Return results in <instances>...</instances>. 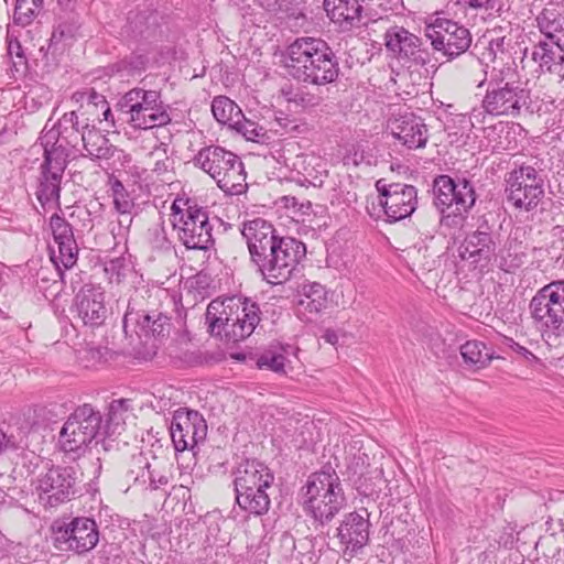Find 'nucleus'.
I'll return each mask as SVG.
<instances>
[{
    "mask_svg": "<svg viewBox=\"0 0 564 564\" xmlns=\"http://www.w3.org/2000/svg\"><path fill=\"white\" fill-rule=\"evenodd\" d=\"M247 241L250 261L264 281L283 284L306 256V246L293 237L278 235L272 224L256 218L240 229Z\"/></svg>",
    "mask_w": 564,
    "mask_h": 564,
    "instance_id": "nucleus-1",
    "label": "nucleus"
},
{
    "mask_svg": "<svg viewBox=\"0 0 564 564\" xmlns=\"http://www.w3.org/2000/svg\"><path fill=\"white\" fill-rule=\"evenodd\" d=\"M283 65L294 79L324 86L339 76V62L328 43L319 37L300 36L283 53Z\"/></svg>",
    "mask_w": 564,
    "mask_h": 564,
    "instance_id": "nucleus-2",
    "label": "nucleus"
},
{
    "mask_svg": "<svg viewBox=\"0 0 564 564\" xmlns=\"http://www.w3.org/2000/svg\"><path fill=\"white\" fill-rule=\"evenodd\" d=\"M257 302L237 296L213 300L206 310L205 319L212 336L227 344L247 339L261 321Z\"/></svg>",
    "mask_w": 564,
    "mask_h": 564,
    "instance_id": "nucleus-3",
    "label": "nucleus"
},
{
    "mask_svg": "<svg viewBox=\"0 0 564 564\" xmlns=\"http://www.w3.org/2000/svg\"><path fill=\"white\" fill-rule=\"evenodd\" d=\"M300 495L306 514L321 525L328 524L346 506L341 481L329 464L307 477Z\"/></svg>",
    "mask_w": 564,
    "mask_h": 564,
    "instance_id": "nucleus-4",
    "label": "nucleus"
},
{
    "mask_svg": "<svg viewBox=\"0 0 564 564\" xmlns=\"http://www.w3.org/2000/svg\"><path fill=\"white\" fill-rule=\"evenodd\" d=\"M193 163L206 172L227 195H239L247 188V174L241 159L223 147L202 148Z\"/></svg>",
    "mask_w": 564,
    "mask_h": 564,
    "instance_id": "nucleus-5",
    "label": "nucleus"
},
{
    "mask_svg": "<svg viewBox=\"0 0 564 564\" xmlns=\"http://www.w3.org/2000/svg\"><path fill=\"white\" fill-rule=\"evenodd\" d=\"M171 210L173 228L186 249L208 251L214 247V224L206 208L189 199H176Z\"/></svg>",
    "mask_w": 564,
    "mask_h": 564,
    "instance_id": "nucleus-6",
    "label": "nucleus"
},
{
    "mask_svg": "<svg viewBox=\"0 0 564 564\" xmlns=\"http://www.w3.org/2000/svg\"><path fill=\"white\" fill-rule=\"evenodd\" d=\"M117 109L133 129H153L171 122L170 106L161 99L158 90L132 88L117 102Z\"/></svg>",
    "mask_w": 564,
    "mask_h": 564,
    "instance_id": "nucleus-7",
    "label": "nucleus"
},
{
    "mask_svg": "<svg viewBox=\"0 0 564 564\" xmlns=\"http://www.w3.org/2000/svg\"><path fill=\"white\" fill-rule=\"evenodd\" d=\"M50 228L52 230L54 242L57 245L58 253L54 250L51 253V260L55 264L56 274L59 281H53L50 286H45L48 279L44 275L42 269L39 273V280L36 281L40 290L44 291V296H57L62 291L63 284H65V273L61 269V264L64 269H72L78 258V246L74 237L73 226L59 214L55 213L50 218Z\"/></svg>",
    "mask_w": 564,
    "mask_h": 564,
    "instance_id": "nucleus-8",
    "label": "nucleus"
},
{
    "mask_svg": "<svg viewBox=\"0 0 564 564\" xmlns=\"http://www.w3.org/2000/svg\"><path fill=\"white\" fill-rule=\"evenodd\" d=\"M529 311L542 335H564V280L541 288L529 303Z\"/></svg>",
    "mask_w": 564,
    "mask_h": 564,
    "instance_id": "nucleus-9",
    "label": "nucleus"
},
{
    "mask_svg": "<svg viewBox=\"0 0 564 564\" xmlns=\"http://www.w3.org/2000/svg\"><path fill=\"white\" fill-rule=\"evenodd\" d=\"M531 91L519 82H505L503 78H491L481 101L485 113L494 117H520L523 111L530 112Z\"/></svg>",
    "mask_w": 564,
    "mask_h": 564,
    "instance_id": "nucleus-10",
    "label": "nucleus"
},
{
    "mask_svg": "<svg viewBox=\"0 0 564 564\" xmlns=\"http://www.w3.org/2000/svg\"><path fill=\"white\" fill-rule=\"evenodd\" d=\"M544 170L523 163L513 169L506 180L507 200L518 209L531 212L544 197Z\"/></svg>",
    "mask_w": 564,
    "mask_h": 564,
    "instance_id": "nucleus-11",
    "label": "nucleus"
},
{
    "mask_svg": "<svg viewBox=\"0 0 564 564\" xmlns=\"http://www.w3.org/2000/svg\"><path fill=\"white\" fill-rule=\"evenodd\" d=\"M102 425V417L90 404L78 406L64 423L58 442L65 453L77 456L98 435Z\"/></svg>",
    "mask_w": 564,
    "mask_h": 564,
    "instance_id": "nucleus-12",
    "label": "nucleus"
},
{
    "mask_svg": "<svg viewBox=\"0 0 564 564\" xmlns=\"http://www.w3.org/2000/svg\"><path fill=\"white\" fill-rule=\"evenodd\" d=\"M54 546L59 551L84 555L99 542L96 521L88 517H75L68 522L55 520L51 525Z\"/></svg>",
    "mask_w": 564,
    "mask_h": 564,
    "instance_id": "nucleus-13",
    "label": "nucleus"
},
{
    "mask_svg": "<svg viewBox=\"0 0 564 564\" xmlns=\"http://www.w3.org/2000/svg\"><path fill=\"white\" fill-rule=\"evenodd\" d=\"M76 494L77 476L74 467L52 466L37 478L36 500L45 510L56 509L70 501Z\"/></svg>",
    "mask_w": 564,
    "mask_h": 564,
    "instance_id": "nucleus-14",
    "label": "nucleus"
},
{
    "mask_svg": "<svg viewBox=\"0 0 564 564\" xmlns=\"http://www.w3.org/2000/svg\"><path fill=\"white\" fill-rule=\"evenodd\" d=\"M424 34L432 48L448 62L466 53L473 42L471 33L465 25L446 18H436L425 26Z\"/></svg>",
    "mask_w": 564,
    "mask_h": 564,
    "instance_id": "nucleus-15",
    "label": "nucleus"
},
{
    "mask_svg": "<svg viewBox=\"0 0 564 564\" xmlns=\"http://www.w3.org/2000/svg\"><path fill=\"white\" fill-rule=\"evenodd\" d=\"M432 193L435 208L456 207L459 210H471L478 198L475 185L469 178L452 177L447 174L434 177Z\"/></svg>",
    "mask_w": 564,
    "mask_h": 564,
    "instance_id": "nucleus-16",
    "label": "nucleus"
},
{
    "mask_svg": "<svg viewBox=\"0 0 564 564\" xmlns=\"http://www.w3.org/2000/svg\"><path fill=\"white\" fill-rule=\"evenodd\" d=\"M89 123L80 122L76 111L64 113L54 128L42 137L44 154H61L64 162L68 163L72 149H76L83 140V130H87Z\"/></svg>",
    "mask_w": 564,
    "mask_h": 564,
    "instance_id": "nucleus-17",
    "label": "nucleus"
},
{
    "mask_svg": "<svg viewBox=\"0 0 564 564\" xmlns=\"http://www.w3.org/2000/svg\"><path fill=\"white\" fill-rule=\"evenodd\" d=\"M498 236L486 216L478 217L476 229L466 232L458 248L459 257L475 265L489 263L496 254Z\"/></svg>",
    "mask_w": 564,
    "mask_h": 564,
    "instance_id": "nucleus-18",
    "label": "nucleus"
},
{
    "mask_svg": "<svg viewBox=\"0 0 564 564\" xmlns=\"http://www.w3.org/2000/svg\"><path fill=\"white\" fill-rule=\"evenodd\" d=\"M379 192V204L390 221H399L410 217L417 208V188L410 184L390 183L383 180L376 183Z\"/></svg>",
    "mask_w": 564,
    "mask_h": 564,
    "instance_id": "nucleus-19",
    "label": "nucleus"
},
{
    "mask_svg": "<svg viewBox=\"0 0 564 564\" xmlns=\"http://www.w3.org/2000/svg\"><path fill=\"white\" fill-rule=\"evenodd\" d=\"M170 434L176 452L193 449L205 441L207 423L198 411L181 408L174 412Z\"/></svg>",
    "mask_w": 564,
    "mask_h": 564,
    "instance_id": "nucleus-20",
    "label": "nucleus"
},
{
    "mask_svg": "<svg viewBox=\"0 0 564 564\" xmlns=\"http://www.w3.org/2000/svg\"><path fill=\"white\" fill-rule=\"evenodd\" d=\"M383 39L386 48L398 59L421 67L425 66L431 61L429 50L422 47V39L403 26L394 25L389 28Z\"/></svg>",
    "mask_w": 564,
    "mask_h": 564,
    "instance_id": "nucleus-21",
    "label": "nucleus"
},
{
    "mask_svg": "<svg viewBox=\"0 0 564 564\" xmlns=\"http://www.w3.org/2000/svg\"><path fill=\"white\" fill-rule=\"evenodd\" d=\"M66 166L67 162H64L61 154H44L35 191L36 199L43 208L52 204L61 208V184Z\"/></svg>",
    "mask_w": 564,
    "mask_h": 564,
    "instance_id": "nucleus-22",
    "label": "nucleus"
},
{
    "mask_svg": "<svg viewBox=\"0 0 564 564\" xmlns=\"http://www.w3.org/2000/svg\"><path fill=\"white\" fill-rule=\"evenodd\" d=\"M74 311L85 326H101L108 313L102 288L85 284L75 296Z\"/></svg>",
    "mask_w": 564,
    "mask_h": 564,
    "instance_id": "nucleus-23",
    "label": "nucleus"
},
{
    "mask_svg": "<svg viewBox=\"0 0 564 564\" xmlns=\"http://www.w3.org/2000/svg\"><path fill=\"white\" fill-rule=\"evenodd\" d=\"M369 512L366 509L347 513L337 528V538L345 551L354 555L361 550L369 541Z\"/></svg>",
    "mask_w": 564,
    "mask_h": 564,
    "instance_id": "nucleus-24",
    "label": "nucleus"
},
{
    "mask_svg": "<svg viewBox=\"0 0 564 564\" xmlns=\"http://www.w3.org/2000/svg\"><path fill=\"white\" fill-rule=\"evenodd\" d=\"M234 487L235 494L245 492L251 487L271 488L274 481V475L270 468L257 459H243L235 471Z\"/></svg>",
    "mask_w": 564,
    "mask_h": 564,
    "instance_id": "nucleus-25",
    "label": "nucleus"
},
{
    "mask_svg": "<svg viewBox=\"0 0 564 564\" xmlns=\"http://www.w3.org/2000/svg\"><path fill=\"white\" fill-rule=\"evenodd\" d=\"M535 26L544 39L552 41L564 52V8L558 2H549L536 15Z\"/></svg>",
    "mask_w": 564,
    "mask_h": 564,
    "instance_id": "nucleus-26",
    "label": "nucleus"
},
{
    "mask_svg": "<svg viewBox=\"0 0 564 564\" xmlns=\"http://www.w3.org/2000/svg\"><path fill=\"white\" fill-rule=\"evenodd\" d=\"M391 133L410 150L423 148L427 141L426 126L413 113L395 119L391 124Z\"/></svg>",
    "mask_w": 564,
    "mask_h": 564,
    "instance_id": "nucleus-27",
    "label": "nucleus"
},
{
    "mask_svg": "<svg viewBox=\"0 0 564 564\" xmlns=\"http://www.w3.org/2000/svg\"><path fill=\"white\" fill-rule=\"evenodd\" d=\"M327 17L341 29L357 25L361 19L362 6L358 0H324Z\"/></svg>",
    "mask_w": 564,
    "mask_h": 564,
    "instance_id": "nucleus-28",
    "label": "nucleus"
},
{
    "mask_svg": "<svg viewBox=\"0 0 564 564\" xmlns=\"http://www.w3.org/2000/svg\"><path fill=\"white\" fill-rule=\"evenodd\" d=\"M107 185L111 192L113 208L118 214L124 217L119 219V226L128 229L132 223L130 215L135 207L134 200L122 182L115 174H109Z\"/></svg>",
    "mask_w": 564,
    "mask_h": 564,
    "instance_id": "nucleus-29",
    "label": "nucleus"
},
{
    "mask_svg": "<svg viewBox=\"0 0 564 564\" xmlns=\"http://www.w3.org/2000/svg\"><path fill=\"white\" fill-rule=\"evenodd\" d=\"M82 143L87 152L86 156L91 160H109L117 151L109 139L95 127L88 126L87 130H83Z\"/></svg>",
    "mask_w": 564,
    "mask_h": 564,
    "instance_id": "nucleus-30",
    "label": "nucleus"
},
{
    "mask_svg": "<svg viewBox=\"0 0 564 564\" xmlns=\"http://www.w3.org/2000/svg\"><path fill=\"white\" fill-rule=\"evenodd\" d=\"M464 364L475 370L484 369L495 358L494 350L480 340H468L460 346Z\"/></svg>",
    "mask_w": 564,
    "mask_h": 564,
    "instance_id": "nucleus-31",
    "label": "nucleus"
},
{
    "mask_svg": "<svg viewBox=\"0 0 564 564\" xmlns=\"http://www.w3.org/2000/svg\"><path fill=\"white\" fill-rule=\"evenodd\" d=\"M269 488H260L259 486L251 487L247 494L239 492L236 495L237 505L249 514L263 516L270 509Z\"/></svg>",
    "mask_w": 564,
    "mask_h": 564,
    "instance_id": "nucleus-32",
    "label": "nucleus"
},
{
    "mask_svg": "<svg viewBox=\"0 0 564 564\" xmlns=\"http://www.w3.org/2000/svg\"><path fill=\"white\" fill-rule=\"evenodd\" d=\"M531 59L536 63L541 69L552 72L554 66L564 64V52L557 48L552 41L542 40L533 45L531 50Z\"/></svg>",
    "mask_w": 564,
    "mask_h": 564,
    "instance_id": "nucleus-33",
    "label": "nucleus"
},
{
    "mask_svg": "<svg viewBox=\"0 0 564 564\" xmlns=\"http://www.w3.org/2000/svg\"><path fill=\"white\" fill-rule=\"evenodd\" d=\"M301 295L303 299L300 305L304 306L311 313H321L328 303V293L324 285L317 282H304L301 285Z\"/></svg>",
    "mask_w": 564,
    "mask_h": 564,
    "instance_id": "nucleus-34",
    "label": "nucleus"
},
{
    "mask_svg": "<svg viewBox=\"0 0 564 564\" xmlns=\"http://www.w3.org/2000/svg\"><path fill=\"white\" fill-rule=\"evenodd\" d=\"M212 111L215 119L230 128L239 124V119L242 118V111L239 106L226 96H217L213 99Z\"/></svg>",
    "mask_w": 564,
    "mask_h": 564,
    "instance_id": "nucleus-35",
    "label": "nucleus"
},
{
    "mask_svg": "<svg viewBox=\"0 0 564 564\" xmlns=\"http://www.w3.org/2000/svg\"><path fill=\"white\" fill-rule=\"evenodd\" d=\"M500 269L511 272L524 264L527 254L522 243L517 239H508L500 250Z\"/></svg>",
    "mask_w": 564,
    "mask_h": 564,
    "instance_id": "nucleus-36",
    "label": "nucleus"
},
{
    "mask_svg": "<svg viewBox=\"0 0 564 564\" xmlns=\"http://www.w3.org/2000/svg\"><path fill=\"white\" fill-rule=\"evenodd\" d=\"M282 93L288 104L296 111L312 109L321 104V97L306 90L305 88H290L289 90L283 89Z\"/></svg>",
    "mask_w": 564,
    "mask_h": 564,
    "instance_id": "nucleus-37",
    "label": "nucleus"
},
{
    "mask_svg": "<svg viewBox=\"0 0 564 564\" xmlns=\"http://www.w3.org/2000/svg\"><path fill=\"white\" fill-rule=\"evenodd\" d=\"M43 8V0H15L13 21L21 26L30 25Z\"/></svg>",
    "mask_w": 564,
    "mask_h": 564,
    "instance_id": "nucleus-38",
    "label": "nucleus"
},
{
    "mask_svg": "<svg viewBox=\"0 0 564 564\" xmlns=\"http://www.w3.org/2000/svg\"><path fill=\"white\" fill-rule=\"evenodd\" d=\"M149 58L143 54L132 53L117 63L119 72H126L127 75H140L147 69Z\"/></svg>",
    "mask_w": 564,
    "mask_h": 564,
    "instance_id": "nucleus-39",
    "label": "nucleus"
},
{
    "mask_svg": "<svg viewBox=\"0 0 564 564\" xmlns=\"http://www.w3.org/2000/svg\"><path fill=\"white\" fill-rule=\"evenodd\" d=\"M147 20L148 18L144 13H130L123 29L124 34L133 40L145 37L149 31Z\"/></svg>",
    "mask_w": 564,
    "mask_h": 564,
    "instance_id": "nucleus-40",
    "label": "nucleus"
},
{
    "mask_svg": "<svg viewBox=\"0 0 564 564\" xmlns=\"http://www.w3.org/2000/svg\"><path fill=\"white\" fill-rule=\"evenodd\" d=\"M440 213V225L448 229L459 228L467 219L470 210H459L456 207L436 208Z\"/></svg>",
    "mask_w": 564,
    "mask_h": 564,
    "instance_id": "nucleus-41",
    "label": "nucleus"
},
{
    "mask_svg": "<svg viewBox=\"0 0 564 564\" xmlns=\"http://www.w3.org/2000/svg\"><path fill=\"white\" fill-rule=\"evenodd\" d=\"M234 129L240 132L247 140L253 142H262L267 134L263 127L259 126L254 121L246 119L243 115L242 118L239 119V124H236Z\"/></svg>",
    "mask_w": 564,
    "mask_h": 564,
    "instance_id": "nucleus-42",
    "label": "nucleus"
},
{
    "mask_svg": "<svg viewBox=\"0 0 564 564\" xmlns=\"http://www.w3.org/2000/svg\"><path fill=\"white\" fill-rule=\"evenodd\" d=\"M285 360L283 354L273 352L271 350L261 354L257 360V366L260 369H269L276 373H285Z\"/></svg>",
    "mask_w": 564,
    "mask_h": 564,
    "instance_id": "nucleus-43",
    "label": "nucleus"
},
{
    "mask_svg": "<svg viewBox=\"0 0 564 564\" xmlns=\"http://www.w3.org/2000/svg\"><path fill=\"white\" fill-rule=\"evenodd\" d=\"M129 264L124 257H117L105 262L104 271L110 282L120 283L127 275Z\"/></svg>",
    "mask_w": 564,
    "mask_h": 564,
    "instance_id": "nucleus-44",
    "label": "nucleus"
},
{
    "mask_svg": "<svg viewBox=\"0 0 564 564\" xmlns=\"http://www.w3.org/2000/svg\"><path fill=\"white\" fill-rule=\"evenodd\" d=\"M128 410V401L124 399L113 400L108 408V419L106 423L107 430L111 425L118 426L123 423V414Z\"/></svg>",
    "mask_w": 564,
    "mask_h": 564,
    "instance_id": "nucleus-45",
    "label": "nucleus"
},
{
    "mask_svg": "<svg viewBox=\"0 0 564 564\" xmlns=\"http://www.w3.org/2000/svg\"><path fill=\"white\" fill-rule=\"evenodd\" d=\"M169 482V473L164 468H161L160 464L155 462L153 468L151 469V479L149 480L145 490H164Z\"/></svg>",
    "mask_w": 564,
    "mask_h": 564,
    "instance_id": "nucleus-46",
    "label": "nucleus"
},
{
    "mask_svg": "<svg viewBox=\"0 0 564 564\" xmlns=\"http://www.w3.org/2000/svg\"><path fill=\"white\" fill-rule=\"evenodd\" d=\"M148 468V457L143 453H139L131 457L129 469L127 471V479L135 485L142 470Z\"/></svg>",
    "mask_w": 564,
    "mask_h": 564,
    "instance_id": "nucleus-47",
    "label": "nucleus"
},
{
    "mask_svg": "<svg viewBox=\"0 0 564 564\" xmlns=\"http://www.w3.org/2000/svg\"><path fill=\"white\" fill-rule=\"evenodd\" d=\"M155 316L152 324H147V328H149L154 337L163 338L170 333V318L162 313H158Z\"/></svg>",
    "mask_w": 564,
    "mask_h": 564,
    "instance_id": "nucleus-48",
    "label": "nucleus"
},
{
    "mask_svg": "<svg viewBox=\"0 0 564 564\" xmlns=\"http://www.w3.org/2000/svg\"><path fill=\"white\" fill-rule=\"evenodd\" d=\"M15 478L9 474H0V503H6V498L15 499Z\"/></svg>",
    "mask_w": 564,
    "mask_h": 564,
    "instance_id": "nucleus-49",
    "label": "nucleus"
},
{
    "mask_svg": "<svg viewBox=\"0 0 564 564\" xmlns=\"http://www.w3.org/2000/svg\"><path fill=\"white\" fill-rule=\"evenodd\" d=\"M73 98H75L76 101L87 100L88 104H91L94 106H98L99 104H101L102 106H107L105 97L98 94L94 88L87 89L85 91L75 93Z\"/></svg>",
    "mask_w": 564,
    "mask_h": 564,
    "instance_id": "nucleus-50",
    "label": "nucleus"
},
{
    "mask_svg": "<svg viewBox=\"0 0 564 564\" xmlns=\"http://www.w3.org/2000/svg\"><path fill=\"white\" fill-rule=\"evenodd\" d=\"M8 54L11 58L17 57L18 61H13V66L19 70V66L26 65V58L24 56L22 46L18 40H10L8 43Z\"/></svg>",
    "mask_w": 564,
    "mask_h": 564,
    "instance_id": "nucleus-51",
    "label": "nucleus"
},
{
    "mask_svg": "<svg viewBox=\"0 0 564 564\" xmlns=\"http://www.w3.org/2000/svg\"><path fill=\"white\" fill-rule=\"evenodd\" d=\"M22 442L23 435H8L6 432L0 430V453L8 448H18L21 446Z\"/></svg>",
    "mask_w": 564,
    "mask_h": 564,
    "instance_id": "nucleus-52",
    "label": "nucleus"
},
{
    "mask_svg": "<svg viewBox=\"0 0 564 564\" xmlns=\"http://www.w3.org/2000/svg\"><path fill=\"white\" fill-rule=\"evenodd\" d=\"M74 36V26L67 23H61L54 28L51 42H61L64 39H70Z\"/></svg>",
    "mask_w": 564,
    "mask_h": 564,
    "instance_id": "nucleus-53",
    "label": "nucleus"
},
{
    "mask_svg": "<svg viewBox=\"0 0 564 564\" xmlns=\"http://www.w3.org/2000/svg\"><path fill=\"white\" fill-rule=\"evenodd\" d=\"M458 4L474 10H491L496 0H456Z\"/></svg>",
    "mask_w": 564,
    "mask_h": 564,
    "instance_id": "nucleus-54",
    "label": "nucleus"
},
{
    "mask_svg": "<svg viewBox=\"0 0 564 564\" xmlns=\"http://www.w3.org/2000/svg\"><path fill=\"white\" fill-rule=\"evenodd\" d=\"M172 165L173 161L165 155L163 159L156 160L152 169V172L155 173L158 176H164L171 172Z\"/></svg>",
    "mask_w": 564,
    "mask_h": 564,
    "instance_id": "nucleus-55",
    "label": "nucleus"
},
{
    "mask_svg": "<svg viewBox=\"0 0 564 564\" xmlns=\"http://www.w3.org/2000/svg\"><path fill=\"white\" fill-rule=\"evenodd\" d=\"M87 352L89 354L93 360L100 362L102 360H106L108 348L101 346H90L87 349Z\"/></svg>",
    "mask_w": 564,
    "mask_h": 564,
    "instance_id": "nucleus-56",
    "label": "nucleus"
},
{
    "mask_svg": "<svg viewBox=\"0 0 564 564\" xmlns=\"http://www.w3.org/2000/svg\"><path fill=\"white\" fill-rule=\"evenodd\" d=\"M154 464L150 463L148 460V468H144L139 476L135 486H140L143 489H147V486L149 484V480L151 479V469L153 468Z\"/></svg>",
    "mask_w": 564,
    "mask_h": 564,
    "instance_id": "nucleus-57",
    "label": "nucleus"
},
{
    "mask_svg": "<svg viewBox=\"0 0 564 564\" xmlns=\"http://www.w3.org/2000/svg\"><path fill=\"white\" fill-rule=\"evenodd\" d=\"M278 124L284 130V132L300 131V126L294 123L293 120L288 117L276 118Z\"/></svg>",
    "mask_w": 564,
    "mask_h": 564,
    "instance_id": "nucleus-58",
    "label": "nucleus"
},
{
    "mask_svg": "<svg viewBox=\"0 0 564 564\" xmlns=\"http://www.w3.org/2000/svg\"><path fill=\"white\" fill-rule=\"evenodd\" d=\"M509 341H510L509 347L517 354L523 356L527 359H529L530 357H534V355L524 346H521L520 344L516 343L511 338L509 339Z\"/></svg>",
    "mask_w": 564,
    "mask_h": 564,
    "instance_id": "nucleus-59",
    "label": "nucleus"
},
{
    "mask_svg": "<svg viewBox=\"0 0 564 564\" xmlns=\"http://www.w3.org/2000/svg\"><path fill=\"white\" fill-rule=\"evenodd\" d=\"M56 1H57L58 8L63 12H74V10L77 6V0H56Z\"/></svg>",
    "mask_w": 564,
    "mask_h": 564,
    "instance_id": "nucleus-60",
    "label": "nucleus"
},
{
    "mask_svg": "<svg viewBox=\"0 0 564 564\" xmlns=\"http://www.w3.org/2000/svg\"><path fill=\"white\" fill-rule=\"evenodd\" d=\"M259 6L269 12H275L281 7L279 0H259Z\"/></svg>",
    "mask_w": 564,
    "mask_h": 564,
    "instance_id": "nucleus-61",
    "label": "nucleus"
},
{
    "mask_svg": "<svg viewBox=\"0 0 564 564\" xmlns=\"http://www.w3.org/2000/svg\"><path fill=\"white\" fill-rule=\"evenodd\" d=\"M323 338L326 343L335 346L338 343V334L336 330L332 328H327L323 335Z\"/></svg>",
    "mask_w": 564,
    "mask_h": 564,
    "instance_id": "nucleus-62",
    "label": "nucleus"
},
{
    "mask_svg": "<svg viewBox=\"0 0 564 564\" xmlns=\"http://www.w3.org/2000/svg\"><path fill=\"white\" fill-rule=\"evenodd\" d=\"M312 170H310L307 166H303V171L299 170V173H302L305 176V180L315 185L314 181L308 180L310 176H312Z\"/></svg>",
    "mask_w": 564,
    "mask_h": 564,
    "instance_id": "nucleus-63",
    "label": "nucleus"
},
{
    "mask_svg": "<svg viewBox=\"0 0 564 564\" xmlns=\"http://www.w3.org/2000/svg\"><path fill=\"white\" fill-rule=\"evenodd\" d=\"M156 314L158 313L145 314L143 317V326L147 327V324H152V321L155 319Z\"/></svg>",
    "mask_w": 564,
    "mask_h": 564,
    "instance_id": "nucleus-64",
    "label": "nucleus"
}]
</instances>
